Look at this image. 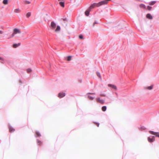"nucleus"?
<instances>
[{
  "mask_svg": "<svg viewBox=\"0 0 159 159\" xmlns=\"http://www.w3.org/2000/svg\"><path fill=\"white\" fill-rule=\"evenodd\" d=\"M59 4L62 7H64V2H59Z\"/></svg>",
  "mask_w": 159,
  "mask_h": 159,
  "instance_id": "dca6fc26",
  "label": "nucleus"
},
{
  "mask_svg": "<svg viewBox=\"0 0 159 159\" xmlns=\"http://www.w3.org/2000/svg\"><path fill=\"white\" fill-rule=\"evenodd\" d=\"M15 35H16V34H14V33L13 32V33L12 34L11 37H14L15 36Z\"/></svg>",
  "mask_w": 159,
  "mask_h": 159,
  "instance_id": "f704fd0d",
  "label": "nucleus"
},
{
  "mask_svg": "<svg viewBox=\"0 0 159 159\" xmlns=\"http://www.w3.org/2000/svg\"><path fill=\"white\" fill-rule=\"evenodd\" d=\"M36 135H35V137H40V136H41L40 133L38 131H36Z\"/></svg>",
  "mask_w": 159,
  "mask_h": 159,
  "instance_id": "4468645a",
  "label": "nucleus"
},
{
  "mask_svg": "<svg viewBox=\"0 0 159 159\" xmlns=\"http://www.w3.org/2000/svg\"><path fill=\"white\" fill-rule=\"evenodd\" d=\"M25 2L27 4H29L30 3V2L27 1H25Z\"/></svg>",
  "mask_w": 159,
  "mask_h": 159,
  "instance_id": "c9c22d12",
  "label": "nucleus"
},
{
  "mask_svg": "<svg viewBox=\"0 0 159 159\" xmlns=\"http://www.w3.org/2000/svg\"><path fill=\"white\" fill-rule=\"evenodd\" d=\"M95 93H88L87 94H95Z\"/></svg>",
  "mask_w": 159,
  "mask_h": 159,
  "instance_id": "2f4dec72",
  "label": "nucleus"
},
{
  "mask_svg": "<svg viewBox=\"0 0 159 159\" xmlns=\"http://www.w3.org/2000/svg\"><path fill=\"white\" fill-rule=\"evenodd\" d=\"M88 98L90 100H93L94 98V97H92L90 96H88Z\"/></svg>",
  "mask_w": 159,
  "mask_h": 159,
  "instance_id": "4be33fe9",
  "label": "nucleus"
},
{
  "mask_svg": "<svg viewBox=\"0 0 159 159\" xmlns=\"http://www.w3.org/2000/svg\"><path fill=\"white\" fill-rule=\"evenodd\" d=\"M115 93L117 97V96H118L117 93L115 92Z\"/></svg>",
  "mask_w": 159,
  "mask_h": 159,
  "instance_id": "58836bf2",
  "label": "nucleus"
},
{
  "mask_svg": "<svg viewBox=\"0 0 159 159\" xmlns=\"http://www.w3.org/2000/svg\"><path fill=\"white\" fill-rule=\"evenodd\" d=\"M98 3H94L90 6L89 9L91 10V9L94 8L96 6L98 7Z\"/></svg>",
  "mask_w": 159,
  "mask_h": 159,
  "instance_id": "1a4fd4ad",
  "label": "nucleus"
},
{
  "mask_svg": "<svg viewBox=\"0 0 159 159\" xmlns=\"http://www.w3.org/2000/svg\"><path fill=\"white\" fill-rule=\"evenodd\" d=\"M153 88V85H151L150 86H148L147 87V89L148 90H151Z\"/></svg>",
  "mask_w": 159,
  "mask_h": 159,
  "instance_id": "aec40b11",
  "label": "nucleus"
},
{
  "mask_svg": "<svg viewBox=\"0 0 159 159\" xmlns=\"http://www.w3.org/2000/svg\"><path fill=\"white\" fill-rule=\"evenodd\" d=\"M20 82H21V81H20Z\"/></svg>",
  "mask_w": 159,
  "mask_h": 159,
  "instance_id": "79ce46f5",
  "label": "nucleus"
},
{
  "mask_svg": "<svg viewBox=\"0 0 159 159\" xmlns=\"http://www.w3.org/2000/svg\"><path fill=\"white\" fill-rule=\"evenodd\" d=\"M140 7H143V8H146V6H145L143 4H141L140 5Z\"/></svg>",
  "mask_w": 159,
  "mask_h": 159,
  "instance_id": "b1692460",
  "label": "nucleus"
},
{
  "mask_svg": "<svg viewBox=\"0 0 159 159\" xmlns=\"http://www.w3.org/2000/svg\"><path fill=\"white\" fill-rule=\"evenodd\" d=\"M100 95V96H102V97H105L106 96V95L105 94L102 93H101Z\"/></svg>",
  "mask_w": 159,
  "mask_h": 159,
  "instance_id": "7c9ffc66",
  "label": "nucleus"
},
{
  "mask_svg": "<svg viewBox=\"0 0 159 159\" xmlns=\"http://www.w3.org/2000/svg\"><path fill=\"white\" fill-rule=\"evenodd\" d=\"M90 11L91 10L89 9L86 10L85 12V15L87 16H89Z\"/></svg>",
  "mask_w": 159,
  "mask_h": 159,
  "instance_id": "9d476101",
  "label": "nucleus"
},
{
  "mask_svg": "<svg viewBox=\"0 0 159 159\" xmlns=\"http://www.w3.org/2000/svg\"><path fill=\"white\" fill-rule=\"evenodd\" d=\"M79 37L80 39H82L83 38V36L82 35H80L79 36Z\"/></svg>",
  "mask_w": 159,
  "mask_h": 159,
  "instance_id": "72a5a7b5",
  "label": "nucleus"
},
{
  "mask_svg": "<svg viewBox=\"0 0 159 159\" xmlns=\"http://www.w3.org/2000/svg\"><path fill=\"white\" fill-rule=\"evenodd\" d=\"M108 86L109 87H111L112 88L115 89L116 90H117V88L116 86L114 85L111 84H108Z\"/></svg>",
  "mask_w": 159,
  "mask_h": 159,
  "instance_id": "39448f33",
  "label": "nucleus"
},
{
  "mask_svg": "<svg viewBox=\"0 0 159 159\" xmlns=\"http://www.w3.org/2000/svg\"><path fill=\"white\" fill-rule=\"evenodd\" d=\"M0 60H2V58L0 57Z\"/></svg>",
  "mask_w": 159,
  "mask_h": 159,
  "instance_id": "a19ab883",
  "label": "nucleus"
},
{
  "mask_svg": "<svg viewBox=\"0 0 159 159\" xmlns=\"http://www.w3.org/2000/svg\"><path fill=\"white\" fill-rule=\"evenodd\" d=\"M13 32L14 33V34H20L21 33L20 30L17 28H15L13 30Z\"/></svg>",
  "mask_w": 159,
  "mask_h": 159,
  "instance_id": "20e7f679",
  "label": "nucleus"
},
{
  "mask_svg": "<svg viewBox=\"0 0 159 159\" xmlns=\"http://www.w3.org/2000/svg\"><path fill=\"white\" fill-rule=\"evenodd\" d=\"M146 17L149 19H152V16L150 14H148L146 15Z\"/></svg>",
  "mask_w": 159,
  "mask_h": 159,
  "instance_id": "f8f14e48",
  "label": "nucleus"
},
{
  "mask_svg": "<svg viewBox=\"0 0 159 159\" xmlns=\"http://www.w3.org/2000/svg\"><path fill=\"white\" fill-rule=\"evenodd\" d=\"M152 7H151L149 6H148L147 7V9L149 10H151L152 9Z\"/></svg>",
  "mask_w": 159,
  "mask_h": 159,
  "instance_id": "cd10ccee",
  "label": "nucleus"
},
{
  "mask_svg": "<svg viewBox=\"0 0 159 159\" xmlns=\"http://www.w3.org/2000/svg\"><path fill=\"white\" fill-rule=\"evenodd\" d=\"M3 3L4 4H7L8 3V0H4Z\"/></svg>",
  "mask_w": 159,
  "mask_h": 159,
  "instance_id": "393cba45",
  "label": "nucleus"
},
{
  "mask_svg": "<svg viewBox=\"0 0 159 159\" xmlns=\"http://www.w3.org/2000/svg\"><path fill=\"white\" fill-rule=\"evenodd\" d=\"M155 136H150L148 138V141L150 142H152L155 140Z\"/></svg>",
  "mask_w": 159,
  "mask_h": 159,
  "instance_id": "f03ea898",
  "label": "nucleus"
},
{
  "mask_svg": "<svg viewBox=\"0 0 159 159\" xmlns=\"http://www.w3.org/2000/svg\"><path fill=\"white\" fill-rule=\"evenodd\" d=\"M97 101L101 104H103L104 103V100L101 99L99 98H96Z\"/></svg>",
  "mask_w": 159,
  "mask_h": 159,
  "instance_id": "423d86ee",
  "label": "nucleus"
},
{
  "mask_svg": "<svg viewBox=\"0 0 159 159\" xmlns=\"http://www.w3.org/2000/svg\"><path fill=\"white\" fill-rule=\"evenodd\" d=\"M149 132L151 134L154 135L156 137H159V132H155L152 131H149Z\"/></svg>",
  "mask_w": 159,
  "mask_h": 159,
  "instance_id": "7ed1b4c3",
  "label": "nucleus"
},
{
  "mask_svg": "<svg viewBox=\"0 0 159 159\" xmlns=\"http://www.w3.org/2000/svg\"><path fill=\"white\" fill-rule=\"evenodd\" d=\"M37 143L39 145H40L42 143V142L38 139L37 140Z\"/></svg>",
  "mask_w": 159,
  "mask_h": 159,
  "instance_id": "5701e85b",
  "label": "nucleus"
},
{
  "mask_svg": "<svg viewBox=\"0 0 159 159\" xmlns=\"http://www.w3.org/2000/svg\"><path fill=\"white\" fill-rule=\"evenodd\" d=\"M63 20L64 21H67V19L66 18H64Z\"/></svg>",
  "mask_w": 159,
  "mask_h": 159,
  "instance_id": "4c0bfd02",
  "label": "nucleus"
},
{
  "mask_svg": "<svg viewBox=\"0 0 159 159\" xmlns=\"http://www.w3.org/2000/svg\"><path fill=\"white\" fill-rule=\"evenodd\" d=\"M20 44V43H19L17 44H14L13 45V47L14 48H16L19 46Z\"/></svg>",
  "mask_w": 159,
  "mask_h": 159,
  "instance_id": "ddd939ff",
  "label": "nucleus"
},
{
  "mask_svg": "<svg viewBox=\"0 0 159 159\" xmlns=\"http://www.w3.org/2000/svg\"><path fill=\"white\" fill-rule=\"evenodd\" d=\"M98 24V23L97 21H95L93 24V27L95 25V24Z\"/></svg>",
  "mask_w": 159,
  "mask_h": 159,
  "instance_id": "c85d7f7f",
  "label": "nucleus"
},
{
  "mask_svg": "<svg viewBox=\"0 0 159 159\" xmlns=\"http://www.w3.org/2000/svg\"><path fill=\"white\" fill-rule=\"evenodd\" d=\"M141 129L142 130H144L145 129V128L143 126V127H141Z\"/></svg>",
  "mask_w": 159,
  "mask_h": 159,
  "instance_id": "e433bc0d",
  "label": "nucleus"
},
{
  "mask_svg": "<svg viewBox=\"0 0 159 159\" xmlns=\"http://www.w3.org/2000/svg\"><path fill=\"white\" fill-rule=\"evenodd\" d=\"M60 27L59 25H57L56 29L55 30V31L58 32L60 30Z\"/></svg>",
  "mask_w": 159,
  "mask_h": 159,
  "instance_id": "2eb2a0df",
  "label": "nucleus"
},
{
  "mask_svg": "<svg viewBox=\"0 0 159 159\" xmlns=\"http://www.w3.org/2000/svg\"><path fill=\"white\" fill-rule=\"evenodd\" d=\"M56 26V23L53 21H52L51 24V27L52 29H53L55 28Z\"/></svg>",
  "mask_w": 159,
  "mask_h": 159,
  "instance_id": "0eeeda50",
  "label": "nucleus"
},
{
  "mask_svg": "<svg viewBox=\"0 0 159 159\" xmlns=\"http://www.w3.org/2000/svg\"><path fill=\"white\" fill-rule=\"evenodd\" d=\"M20 10L19 9H16L14 10V12L15 13H19Z\"/></svg>",
  "mask_w": 159,
  "mask_h": 159,
  "instance_id": "a878e982",
  "label": "nucleus"
},
{
  "mask_svg": "<svg viewBox=\"0 0 159 159\" xmlns=\"http://www.w3.org/2000/svg\"><path fill=\"white\" fill-rule=\"evenodd\" d=\"M2 31L1 30H0V34H2Z\"/></svg>",
  "mask_w": 159,
  "mask_h": 159,
  "instance_id": "ea45409f",
  "label": "nucleus"
},
{
  "mask_svg": "<svg viewBox=\"0 0 159 159\" xmlns=\"http://www.w3.org/2000/svg\"><path fill=\"white\" fill-rule=\"evenodd\" d=\"M97 75L100 79H101V77L100 75V73L98 72H97L96 73Z\"/></svg>",
  "mask_w": 159,
  "mask_h": 159,
  "instance_id": "6ab92c4d",
  "label": "nucleus"
},
{
  "mask_svg": "<svg viewBox=\"0 0 159 159\" xmlns=\"http://www.w3.org/2000/svg\"><path fill=\"white\" fill-rule=\"evenodd\" d=\"M65 96V93H59L58 94V97L59 98H62Z\"/></svg>",
  "mask_w": 159,
  "mask_h": 159,
  "instance_id": "6e6552de",
  "label": "nucleus"
},
{
  "mask_svg": "<svg viewBox=\"0 0 159 159\" xmlns=\"http://www.w3.org/2000/svg\"><path fill=\"white\" fill-rule=\"evenodd\" d=\"M9 128L10 132H13L15 130V129L11 126H9Z\"/></svg>",
  "mask_w": 159,
  "mask_h": 159,
  "instance_id": "9b49d317",
  "label": "nucleus"
},
{
  "mask_svg": "<svg viewBox=\"0 0 159 159\" xmlns=\"http://www.w3.org/2000/svg\"><path fill=\"white\" fill-rule=\"evenodd\" d=\"M107 3L108 2L106 0L102 1L98 3V7H99L102 5L106 4H107Z\"/></svg>",
  "mask_w": 159,
  "mask_h": 159,
  "instance_id": "f257e3e1",
  "label": "nucleus"
},
{
  "mask_svg": "<svg viewBox=\"0 0 159 159\" xmlns=\"http://www.w3.org/2000/svg\"><path fill=\"white\" fill-rule=\"evenodd\" d=\"M31 15V13L30 12H28L26 14V17L27 18H29Z\"/></svg>",
  "mask_w": 159,
  "mask_h": 159,
  "instance_id": "bb28decb",
  "label": "nucleus"
},
{
  "mask_svg": "<svg viewBox=\"0 0 159 159\" xmlns=\"http://www.w3.org/2000/svg\"><path fill=\"white\" fill-rule=\"evenodd\" d=\"M94 123L96 125H97L98 127L99 126V123L96 122H94Z\"/></svg>",
  "mask_w": 159,
  "mask_h": 159,
  "instance_id": "473e14b6",
  "label": "nucleus"
},
{
  "mask_svg": "<svg viewBox=\"0 0 159 159\" xmlns=\"http://www.w3.org/2000/svg\"><path fill=\"white\" fill-rule=\"evenodd\" d=\"M27 71L28 73L30 72L31 71V69H30V68H29L27 69Z\"/></svg>",
  "mask_w": 159,
  "mask_h": 159,
  "instance_id": "c756f323",
  "label": "nucleus"
},
{
  "mask_svg": "<svg viewBox=\"0 0 159 159\" xmlns=\"http://www.w3.org/2000/svg\"><path fill=\"white\" fill-rule=\"evenodd\" d=\"M107 109V107L106 106H104L102 107V110L103 111H105Z\"/></svg>",
  "mask_w": 159,
  "mask_h": 159,
  "instance_id": "a211bd4d",
  "label": "nucleus"
},
{
  "mask_svg": "<svg viewBox=\"0 0 159 159\" xmlns=\"http://www.w3.org/2000/svg\"><path fill=\"white\" fill-rule=\"evenodd\" d=\"M72 57V56H68L67 57V60L68 61H70L71 60V58Z\"/></svg>",
  "mask_w": 159,
  "mask_h": 159,
  "instance_id": "412c9836",
  "label": "nucleus"
},
{
  "mask_svg": "<svg viewBox=\"0 0 159 159\" xmlns=\"http://www.w3.org/2000/svg\"><path fill=\"white\" fill-rule=\"evenodd\" d=\"M156 2V1H152L151 2L149 3V4L150 5H153L155 4Z\"/></svg>",
  "mask_w": 159,
  "mask_h": 159,
  "instance_id": "f3484780",
  "label": "nucleus"
}]
</instances>
